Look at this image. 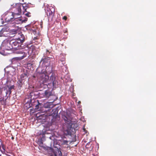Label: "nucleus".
<instances>
[{
	"label": "nucleus",
	"instance_id": "6e6552de",
	"mask_svg": "<svg viewBox=\"0 0 156 156\" xmlns=\"http://www.w3.org/2000/svg\"><path fill=\"white\" fill-rule=\"evenodd\" d=\"M11 44L12 46V49H20V47L21 43L19 42V41L17 40H11Z\"/></svg>",
	"mask_w": 156,
	"mask_h": 156
},
{
	"label": "nucleus",
	"instance_id": "412c9836",
	"mask_svg": "<svg viewBox=\"0 0 156 156\" xmlns=\"http://www.w3.org/2000/svg\"><path fill=\"white\" fill-rule=\"evenodd\" d=\"M58 153L57 152H54L52 154L51 156H58Z\"/></svg>",
	"mask_w": 156,
	"mask_h": 156
},
{
	"label": "nucleus",
	"instance_id": "e433bc0d",
	"mask_svg": "<svg viewBox=\"0 0 156 156\" xmlns=\"http://www.w3.org/2000/svg\"><path fill=\"white\" fill-rule=\"evenodd\" d=\"M80 101H79V102H78V103H80Z\"/></svg>",
	"mask_w": 156,
	"mask_h": 156
},
{
	"label": "nucleus",
	"instance_id": "2f4dec72",
	"mask_svg": "<svg viewBox=\"0 0 156 156\" xmlns=\"http://www.w3.org/2000/svg\"><path fill=\"white\" fill-rule=\"evenodd\" d=\"M59 65H60V66H61V65H62V62H59Z\"/></svg>",
	"mask_w": 156,
	"mask_h": 156
},
{
	"label": "nucleus",
	"instance_id": "9b49d317",
	"mask_svg": "<svg viewBox=\"0 0 156 156\" xmlns=\"http://www.w3.org/2000/svg\"><path fill=\"white\" fill-rule=\"evenodd\" d=\"M22 17H19L16 18H14L13 20V23H15L17 24H22L23 22H25L27 21L26 19H23Z\"/></svg>",
	"mask_w": 156,
	"mask_h": 156
},
{
	"label": "nucleus",
	"instance_id": "f8f14e48",
	"mask_svg": "<svg viewBox=\"0 0 156 156\" xmlns=\"http://www.w3.org/2000/svg\"><path fill=\"white\" fill-rule=\"evenodd\" d=\"M43 94L44 97L47 98H48L50 96L53 95L52 92L48 90L45 91L44 94Z\"/></svg>",
	"mask_w": 156,
	"mask_h": 156
},
{
	"label": "nucleus",
	"instance_id": "7c9ffc66",
	"mask_svg": "<svg viewBox=\"0 0 156 156\" xmlns=\"http://www.w3.org/2000/svg\"><path fill=\"white\" fill-rule=\"evenodd\" d=\"M38 39V38H37V37H34V40H37Z\"/></svg>",
	"mask_w": 156,
	"mask_h": 156
},
{
	"label": "nucleus",
	"instance_id": "423d86ee",
	"mask_svg": "<svg viewBox=\"0 0 156 156\" xmlns=\"http://www.w3.org/2000/svg\"><path fill=\"white\" fill-rule=\"evenodd\" d=\"M50 57L44 56L40 62L41 63H42V66L46 67L49 66L50 64Z\"/></svg>",
	"mask_w": 156,
	"mask_h": 156
},
{
	"label": "nucleus",
	"instance_id": "20e7f679",
	"mask_svg": "<svg viewBox=\"0 0 156 156\" xmlns=\"http://www.w3.org/2000/svg\"><path fill=\"white\" fill-rule=\"evenodd\" d=\"M26 6H24L23 5V4L21 3H17L16 4V9L18 11V12L15 13L16 15H20L22 14V10L21 7L23 8V14H24L25 12H27L26 11L27 8H26Z\"/></svg>",
	"mask_w": 156,
	"mask_h": 156
},
{
	"label": "nucleus",
	"instance_id": "39448f33",
	"mask_svg": "<svg viewBox=\"0 0 156 156\" xmlns=\"http://www.w3.org/2000/svg\"><path fill=\"white\" fill-rule=\"evenodd\" d=\"M16 53H21L23 54V55L21 56L13 58L11 60L12 64H14L17 60L22 59L27 56V54L24 52L23 50L17 51Z\"/></svg>",
	"mask_w": 156,
	"mask_h": 156
},
{
	"label": "nucleus",
	"instance_id": "dca6fc26",
	"mask_svg": "<svg viewBox=\"0 0 156 156\" xmlns=\"http://www.w3.org/2000/svg\"><path fill=\"white\" fill-rule=\"evenodd\" d=\"M6 89V88L5 87H3V86L0 84V95L2 94L3 90H5Z\"/></svg>",
	"mask_w": 156,
	"mask_h": 156
},
{
	"label": "nucleus",
	"instance_id": "4be33fe9",
	"mask_svg": "<svg viewBox=\"0 0 156 156\" xmlns=\"http://www.w3.org/2000/svg\"><path fill=\"white\" fill-rule=\"evenodd\" d=\"M25 15L28 17H30L31 16L30 13L29 12H27V13L25 14Z\"/></svg>",
	"mask_w": 156,
	"mask_h": 156
},
{
	"label": "nucleus",
	"instance_id": "9d476101",
	"mask_svg": "<svg viewBox=\"0 0 156 156\" xmlns=\"http://www.w3.org/2000/svg\"><path fill=\"white\" fill-rule=\"evenodd\" d=\"M28 77V76L27 72H25L21 75L20 76V79L18 80V82L19 86L21 87L22 85L23 84V80L27 79Z\"/></svg>",
	"mask_w": 156,
	"mask_h": 156
},
{
	"label": "nucleus",
	"instance_id": "6ab92c4d",
	"mask_svg": "<svg viewBox=\"0 0 156 156\" xmlns=\"http://www.w3.org/2000/svg\"><path fill=\"white\" fill-rule=\"evenodd\" d=\"M60 62H62V65H61V66H64V64L65 63L64 58L62 60H60Z\"/></svg>",
	"mask_w": 156,
	"mask_h": 156
},
{
	"label": "nucleus",
	"instance_id": "5701e85b",
	"mask_svg": "<svg viewBox=\"0 0 156 156\" xmlns=\"http://www.w3.org/2000/svg\"><path fill=\"white\" fill-rule=\"evenodd\" d=\"M2 148L3 150V151L4 152H5V146L4 145H2Z\"/></svg>",
	"mask_w": 156,
	"mask_h": 156
},
{
	"label": "nucleus",
	"instance_id": "aec40b11",
	"mask_svg": "<svg viewBox=\"0 0 156 156\" xmlns=\"http://www.w3.org/2000/svg\"><path fill=\"white\" fill-rule=\"evenodd\" d=\"M68 142L67 140H63L62 143V145H65V144L67 145Z\"/></svg>",
	"mask_w": 156,
	"mask_h": 156
},
{
	"label": "nucleus",
	"instance_id": "2eb2a0df",
	"mask_svg": "<svg viewBox=\"0 0 156 156\" xmlns=\"http://www.w3.org/2000/svg\"><path fill=\"white\" fill-rule=\"evenodd\" d=\"M7 28H5V27L3 28L0 31V37L4 35V34L3 33L4 32H6L8 31Z\"/></svg>",
	"mask_w": 156,
	"mask_h": 156
},
{
	"label": "nucleus",
	"instance_id": "bb28decb",
	"mask_svg": "<svg viewBox=\"0 0 156 156\" xmlns=\"http://www.w3.org/2000/svg\"><path fill=\"white\" fill-rule=\"evenodd\" d=\"M62 19L65 20H66L67 19V17L66 16H65L63 17Z\"/></svg>",
	"mask_w": 156,
	"mask_h": 156
},
{
	"label": "nucleus",
	"instance_id": "4468645a",
	"mask_svg": "<svg viewBox=\"0 0 156 156\" xmlns=\"http://www.w3.org/2000/svg\"><path fill=\"white\" fill-rule=\"evenodd\" d=\"M8 87V89L7 90H6V91L5 92V94H6V95L8 93H9V94H10L11 93V90L12 89H13L14 88V86L12 85L10 87H9L8 86H7Z\"/></svg>",
	"mask_w": 156,
	"mask_h": 156
},
{
	"label": "nucleus",
	"instance_id": "f257e3e1",
	"mask_svg": "<svg viewBox=\"0 0 156 156\" xmlns=\"http://www.w3.org/2000/svg\"><path fill=\"white\" fill-rule=\"evenodd\" d=\"M39 77L41 80V82L44 84L45 83H48L49 81H51L52 83V85L54 87L56 88L58 82L56 80V77L55 76V74L52 73L50 76V80H49V76L46 73V72L44 71L43 72L39 73ZM47 85V84H45Z\"/></svg>",
	"mask_w": 156,
	"mask_h": 156
},
{
	"label": "nucleus",
	"instance_id": "473e14b6",
	"mask_svg": "<svg viewBox=\"0 0 156 156\" xmlns=\"http://www.w3.org/2000/svg\"><path fill=\"white\" fill-rule=\"evenodd\" d=\"M5 154L7 156H10V155L8 154Z\"/></svg>",
	"mask_w": 156,
	"mask_h": 156
},
{
	"label": "nucleus",
	"instance_id": "72a5a7b5",
	"mask_svg": "<svg viewBox=\"0 0 156 156\" xmlns=\"http://www.w3.org/2000/svg\"><path fill=\"white\" fill-rule=\"evenodd\" d=\"M11 139H12V140H14V137L13 136H12V137H11Z\"/></svg>",
	"mask_w": 156,
	"mask_h": 156
},
{
	"label": "nucleus",
	"instance_id": "f3484780",
	"mask_svg": "<svg viewBox=\"0 0 156 156\" xmlns=\"http://www.w3.org/2000/svg\"><path fill=\"white\" fill-rule=\"evenodd\" d=\"M0 103L2 105L5 104V100H4V98L0 96Z\"/></svg>",
	"mask_w": 156,
	"mask_h": 156
},
{
	"label": "nucleus",
	"instance_id": "ddd939ff",
	"mask_svg": "<svg viewBox=\"0 0 156 156\" xmlns=\"http://www.w3.org/2000/svg\"><path fill=\"white\" fill-rule=\"evenodd\" d=\"M19 34V37L17 39L19 41V42H20L21 43H22L25 40V37L22 33H20Z\"/></svg>",
	"mask_w": 156,
	"mask_h": 156
},
{
	"label": "nucleus",
	"instance_id": "f704fd0d",
	"mask_svg": "<svg viewBox=\"0 0 156 156\" xmlns=\"http://www.w3.org/2000/svg\"><path fill=\"white\" fill-rule=\"evenodd\" d=\"M20 54H21L20 56H22L23 55V54H22L21 53H20Z\"/></svg>",
	"mask_w": 156,
	"mask_h": 156
},
{
	"label": "nucleus",
	"instance_id": "a878e982",
	"mask_svg": "<svg viewBox=\"0 0 156 156\" xmlns=\"http://www.w3.org/2000/svg\"><path fill=\"white\" fill-rule=\"evenodd\" d=\"M46 51L47 52H46V55H48L50 54V52L48 50H47Z\"/></svg>",
	"mask_w": 156,
	"mask_h": 156
},
{
	"label": "nucleus",
	"instance_id": "7ed1b4c3",
	"mask_svg": "<svg viewBox=\"0 0 156 156\" xmlns=\"http://www.w3.org/2000/svg\"><path fill=\"white\" fill-rule=\"evenodd\" d=\"M11 41L8 40H4L2 43L1 47L0 48V53L1 54L4 55V52H1V50L3 49L7 50H9L12 49V46L11 44Z\"/></svg>",
	"mask_w": 156,
	"mask_h": 156
},
{
	"label": "nucleus",
	"instance_id": "a211bd4d",
	"mask_svg": "<svg viewBox=\"0 0 156 156\" xmlns=\"http://www.w3.org/2000/svg\"><path fill=\"white\" fill-rule=\"evenodd\" d=\"M37 103H38V104H37L35 106V109H38V108H39V105H40L41 104V103L39 102L38 100H37Z\"/></svg>",
	"mask_w": 156,
	"mask_h": 156
},
{
	"label": "nucleus",
	"instance_id": "1a4fd4ad",
	"mask_svg": "<svg viewBox=\"0 0 156 156\" xmlns=\"http://www.w3.org/2000/svg\"><path fill=\"white\" fill-rule=\"evenodd\" d=\"M16 15L14 13L12 12H9L7 13L6 15L5 20L6 22H12L14 19V15Z\"/></svg>",
	"mask_w": 156,
	"mask_h": 156
},
{
	"label": "nucleus",
	"instance_id": "0eeeda50",
	"mask_svg": "<svg viewBox=\"0 0 156 156\" xmlns=\"http://www.w3.org/2000/svg\"><path fill=\"white\" fill-rule=\"evenodd\" d=\"M37 49L35 46H31L28 53L29 55H30V56H31L32 58H34L38 54V51H37Z\"/></svg>",
	"mask_w": 156,
	"mask_h": 156
},
{
	"label": "nucleus",
	"instance_id": "b1692460",
	"mask_svg": "<svg viewBox=\"0 0 156 156\" xmlns=\"http://www.w3.org/2000/svg\"><path fill=\"white\" fill-rule=\"evenodd\" d=\"M12 32H13L14 34L17 33V29H13L11 30Z\"/></svg>",
	"mask_w": 156,
	"mask_h": 156
},
{
	"label": "nucleus",
	"instance_id": "f03ea898",
	"mask_svg": "<svg viewBox=\"0 0 156 156\" xmlns=\"http://www.w3.org/2000/svg\"><path fill=\"white\" fill-rule=\"evenodd\" d=\"M45 12L48 18H52L54 15V9L51 6H49L48 4L44 3L43 6Z\"/></svg>",
	"mask_w": 156,
	"mask_h": 156
},
{
	"label": "nucleus",
	"instance_id": "393cba45",
	"mask_svg": "<svg viewBox=\"0 0 156 156\" xmlns=\"http://www.w3.org/2000/svg\"><path fill=\"white\" fill-rule=\"evenodd\" d=\"M32 65V64L30 63H27V67H30L31 68Z\"/></svg>",
	"mask_w": 156,
	"mask_h": 156
},
{
	"label": "nucleus",
	"instance_id": "c85d7f7f",
	"mask_svg": "<svg viewBox=\"0 0 156 156\" xmlns=\"http://www.w3.org/2000/svg\"><path fill=\"white\" fill-rule=\"evenodd\" d=\"M34 94V93L32 92H31V93H30V96H31V97H32V96H33V95Z\"/></svg>",
	"mask_w": 156,
	"mask_h": 156
},
{
	"label": "nucleus",
	"instance_id": "c9c22d12",
	"mask_svg": "<svg viewBox=\"0 0 156 156\" xmlns=\"http://www.w3.org/2000/svg\"><path fill=\"white\" fill-rule=\"evenodd\" d=\"M2 24H3V21H2Z\"/></svg>",
	"mask_w": 156,
	"mask_h": 156
},
{
	"label": "nucleus",
	"instance_id": "cd10ccee",
	"mask_svg": "<svg viewBox=\"0 0 156 156\" xmlns=\"http://www.w3.org/2000/svg\"><path fill=\"white\" fill-rule=\"evenodd\" d=\"M58 156H62V154L61 151L59 152L58 151Z\"/></svg>",
	"mask_w": 156,
	"mask_h": 156
},
{
	"label": "nucleus",
	"instance_id": "c756f323",
	"mask_svg": "<svg viewBox=\"0 0 156 156\" xmlns=\"http://www.w3.org/2000/svg\"><path fill=\"white\" fill-rule=\"evenodd\" d=\"M45 108H50V106L49 105H47V106H45Z\"/></svg>",
	"mask_w": 156,
	"mask_h": 156
}]
</instances>
